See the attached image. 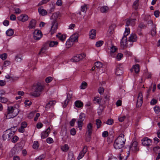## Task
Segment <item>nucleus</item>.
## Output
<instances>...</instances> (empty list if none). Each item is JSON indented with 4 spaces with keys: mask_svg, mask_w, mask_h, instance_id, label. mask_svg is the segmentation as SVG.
Listing matches in <instances>:
<instances>
[{
    "mask_svg": "<svg viewBox=\"0 0 160 160\" xmlns=\"http://www.w3.org/2000/svg\"><path fill=\"white\" fill-rule=\"evenodd\" d=\"M157 100L154 99H152L151 102L150 103L152 105H154L157 103Z\"/></svg>",
    "mask_w": 160,
    "mask_h": 160,
    "instance_id": "nucleus-62",
    "label": "nucleus"
},
{
    "mask_svg": "<svg viewBox=\"0 0 160 160\" xmlns=\"http://www.w3.org/2000/svg\"><path fill=\"white\" fill-rule=\"evenodd\" d=\"M42 34L41 32L37 30H36L33 32V38L36 40H39L42 37Z\"/></svg>",
    "mask_w": 160,
    "mask_h": 160,
    "instance_id": "nucleus-9",
    "label": "nucleus"
},
{
    "mask_svg": "<svg viewBox=\"0 0 160 160\" xmlns=\"http://www.w3.org/2000/svg\"><path fill=\"white\" fill-rule=\"evenodd\" d=\"M83 121H78V127L79 128V130H81L82 129V125H83Z\"/></svg>",
    "mask_w": 160,
    "mask_h": 160,
    "instance_id": "nucleus-42",
    "label": "nucleus"
},
{
    "mask_svg": "<svg viewBox=\"0 0 160 160\" xmlns=\"http://www.w3.org/2000/svg\"><path fill=\"white\" fill-rule=\"evenodd\" d=\"M50 128L49 127L45 131L42 132L41 134V138L42 139H44L48 137L50 132Z\"/></svg>",
    "mask_w": 160,
    "mask_h": 160,
    "instance_id": "nucleus-14",
    "label": "nucleus"
},
{
    "mask_svg": "<svg viewBox=\"0 0 160 160\" xmlns=\"http://www.w3.org/2000/svg\"><path fill=\"white\" fill-rule=\"evenodd\" d=\"M52 80V78L49 77L45 79V81L47 83L50 82Z\"/></svg>",
    "mask_w": 160,
    "mask_h": 160,
    "instance_id": "nucleus-56",
    "label": "nucleus"
},
{
    "mask_svg": "<svg viewBox=\"0 0 160 160\" xmlns=\"http://www.w3.org/2000/svg\"><path fill=\"white\" fill-rule=\"evenodd\" d=\"M75 105L76 107L78 108H80L83 107V103L80 101H76L75 102Z\"/></svg>",
    "mask_w": 160,
    "mask_h": 160,
    "instance_id": "nucleus-29",
    "label": "nucleus"
},
{
    "mask_svg": "<svg viewBox=\"0 0 160 160\" xmlns=\"http://www.w3.org/2000/svg\"><path fill=\"white\" fill-rule=\"evenodd\" d=\"M36 21L34 19H32L29 22L28 28L30 29H34L35 28L36 24Z\"/></svg>",
    "mask_w": 160,
    "mask_h": 160,
    "instance_id": "nucleus-17",
    "label": "nucleus"
},
{
    "mask_svg": "<svg viewBox=\"0 0 160 160\" xmlns=\"http://www.w3.org/2000/svg\"><path fill=\"white\" fill-rule=\"evenodd\" d=\"M87 85V83L85 82H83L80 86V88L81 89H84L86 88Z\"/></svg>",
    "mask_w": 160,
    "mask_h": 160,
    "instance_id": "nucleus-40",
    "label": "nucleus"
},
{
    "mask_svg": "<svg viewBox=\"0 0 160 160\" xmlns=\"http://www.w3.org/2000/svg\"><path fill=\"white\" fill-rule=\"evenodd\" d=\"M76 120L73 118L70 122V124L71 126H73L76 122Z\"/></svg>",
    "mask_w": 160,
    "mask_h": 160,
    "instance_id": "nucleus-58",
    "label": "nucleus"
},
{
    "mask_svg": "<svg viewBox=\"0 0 160 160\" xmlns=\"http://www.w3.org/2000/svg\"><path fill=\"white\" fill-rule=\"evenodd\" d=\"M7 57V55L6 53H4L0 55V58L2 60H5Z\"/></svg>",
    "mask_w": 160,
    "mask_h": 160,
    "instance_id": "nucleus-44",
    "label": "nucleus"
},
{
    "mask_svg": "<svg viewBox=\"0 0 160 160\" xmlns=\"http://www.w3.org/2000/svg\"><path fill=\"white\" fill-rule=\"evenodd\" d=\"M68 160H74L73 154L72 152H69L68 153Z\"/></svg>",
    "mask_w": 160,
    "mask_h": 160,
    "instance_id": "nucleus-36",
    "label": "nucleus"
},
{
    "mask_svg": "<svg viewBox=\"0 0 160 160\" xmlns=\"http://www.w3.org/2000/svg\"><path fill=\"white\" fill-rule=\"evenodd\" d=\"M38 11L40 14L42 16H45L47 14V12L45 9L42 8L38 9Z\"/></svg>",
    "mask_w": 160,
    "mask_h": 160,
    "instance_id": "nucleus-25",
    "label": "nucleus"
},
{
    "mask_svg": "<svg viewBox=\"0 0 160 160\" xmlns=\"http://www.w3.org/2000/svg\"><path fill=\"white\" fill-rule=\"evenodd\" d=\"M134 71L136 73H138L139 72V66L138 64H136L133 66L132 68L130 69V71L132 72Z\"/></svg>",
    "mask_w": 160,
    "mask_h": 160,
    "instance_id": "nucleus-20",
    "label": "nucleus"
},
{
    "mask_svg": "<svg viewBox=\"0 0 160 160\" xmlns=\"http://www.w3.org/2000/svg\"><path fill=\"white\" fill-rule=\"evenodd\" d=\"M76 133V131L75 129L73 128L70 130V133L72 135H74Z\"/></svg>",
    "mask_w": 160,
    "mask_h": 160,
    "instance_id": "nucleus-63",
    "label": "nucleus"
},
{
    "mask_svg": "<svg viewBox=\"0 0 160 160\" xmlns=\"http://www.w3.org/2000/svg\"><path fill=\"white\" fill-rule=\"evenodd\" d=\"M144 27H145V25L143 24L140 23L138 28V31H140L141 29L143 28Z\"/></svg>",
    "mask_w": 160,
    "mask_h": 160,
    "instance_id": "nucleus-54",
    "label": "nucleus"
},
{
    "mask_svg": "<svg viewBox=\"0 0 160 160\" xmlns=\"http://www.w3.org/2000/svg\"><path fill=\"white\" fill-rule=\"evenodd\" d=\"M137 37L135 33H132L131 34L128 39V41L130 42H135L137 41Z\"/></svg>",
    "mask_w": 160,
    "mask_h": 160,
    "instance_id": "nucleus-19",
    "label": "nucleus"
},
{
    "mask_svg": "<svg viewBox=\"0 0 160 160\" xmlns=\"http://www.w3.org/2000/svg\"><path fill=\"white\" fill-rule=\"evenodd\" d=\"M85 118V114L83 113H80L79 118V121H83L84 120Z\"/></svg>",
    "mask_w": 160,
    "mask_h": 160,
    "instance_id": "nucleus-35",
    "label": "nucleus"
},
{
    "mask_svg": "<svg viewBox=\"0 0 160 160\" xmlns=\"http://www.w3.org/2000/svg\"><path fill=\"white\" fill-rule=\"evenodd\" d=\"M104 91V89L102 87L99 88L98 89V92L101 94H102Z\"/></svg>",
    "mask_w": 160,
    "mask_h": 160,
    "instance_id": "nucleus-50",
    "label": "nucleus"
},
{
    "mask_svg": "<svg viewBox=\"0 0 160 160\" xmlns=\"http://www.w3.org/2000/svg\"><path fill=\"white\" fill-rule=\"evenodd\" d=\"M0 101L2 103H5L8 101V99L4 97H0Z\"/></svg>",
    "mask_w": 160,
    "mask_h": 160,
    "instance_id": "nucleus-49",
    "label": "nucleus"
},
{
    "mask_svg": "<svg viewBox=\"0 0 160 160\" xmlns=\"http://www.w3.org/2000/svg\"><path fill=\"white\" fill-rule=\"evenodd\" d=\"M49 1L48 0H42L41 2H39L38 4V5H41L46 3Z\"/></svg>",
    "mask_w": 160,
    "mask_h": 160,
    "instance_id": "nucleus-55",
    "label": "nucleus"
},
{
    "mask_svg": "<svg viewBox=\"0 0 160 160\" xmlns=\"http://www.w3.org/2000/svg\"><path fill=\"white\" fill-rule=\"evenodd\" d=\"M126 141L124 135L123 134H121L115 140L113 146L116 149H120L124 147Z\"/></svg>",
    "mask_w": 160,
    "mask_h": 160,
    "instance_id": "nucleus-3",
    "label": "nucleus"
},
{
    "mask_svg": "<svg viewBox=\"0 0 160 160\" xmlns=\"http://www.w3.org/2000/svg\"><path fill=\"white\" fill-rule=\"evenodd\" d=\"M121 65L119 64L117 66L115 73L117 76H120L123 73V68L121 67Z\"/></svg>",
    "mask_w": 160,
    "mask_h": 160,
    "instance_id": "nucleus-11",
    "label": "nucleus"
},
{
    "mask_svg": "<svg viewBox=\"0 0 160 160\" xmlns=\"http://www.w3.org/2000/svg\"><path fill=\"white\" fill-rule=\"evenodd\" d=\"M46 49H47V48L45 47H42L41 49L40 52H39V53H38V54L40 55L42 53H44L45 52Z\"/></svg>",
    "mask_w": 160,
    "mask_h": 160,
    "instance_id": "nucleus-48",
    "label": "nucleus"
},
{
    "mask_svg": "<svg viewBox=\"0 0 160 160\" xmlns=\"http://www.w3.org/2000/svg\"><path fill=\"white\" fill-rule=\"evenodd\" d=\"M28 19V16L27 15L22 14L18 17L19 20L22 21V22H25Z\"/></svg>",
    "mask_w": 160,
    "mask_h": 160,
    "instance_id": "nucleus-18",
    "label": "nucleus"
},
{
    "mask_svg": "<svg viewBox=\"0 0 160 160\" xmlns=\"http://www.w3.org/2000/svg\"><path fill=\"white\" fill-rule=\"evenodd\" d=\"M18 139V138L17 136H15L13 137L12 140V142L15 143L17 142Z\"/></svg>",
    "mask_w": 160,
    "mask_h": 160,
    "instance_id": "nucleus-57",
    "label": "nucleus"
},
{
    "mask_svg": "<svg viewBox=\"0 0 160 160\" xmlns=\"http://www.w3.org/2000/svg\"><path fill=\"white\" fill-rule=\"evenodd\" d=\"M69 148L67 144H65L61 147V150L64 152H66L69 149Z\"/></svg>",
    "mask_w": 160,
    "mask_h": 160,
    "instance_id": "nucleus-33",
    "label": "nucleus"
},
{
    "mask_svg": "<svg viewBox=\"0 0 160 160\" xmlns=\"http://www.w3.org/2000/svg\"><path fill=\"white\" fill-rule=\"evenodd\" d=\"M12 128H11V129H8L6 130L4 132L2 136L3 139L4 140H9L13 136L14 132L12 131Z\"/></svg>",
    "mask_w": 160,
    "mask_h": 160,
    "instance_id": "nucleus-5",
    "label": "nucleus"
},
{
    "mask_svg": "<svg viewBox=\"0 0 160 160\" xmlns=\"http://www.w3.org/2000/svg\"><path fill=\"white\" fill-rule=\"evenodd\" d=\"M138 0H136L133 3V8L135 9H137L138 8Z\"/></svg>",
    "mask_w": 160,
    "mask_h": 160,
    "instance_id": "nucleus-45",
    "label": "nucleus"
},
{
    "mask_svg": "<svg viewBox=\"0 0 160 160\" xmlns=\"http://www.w3.org/2000/svg\"><path fill=\"white\" fill-rule=\"evenodd\" d=\"M94 102L95 103H98L99 104L100 106H103L104 105L106 102H105V101L104 100L103 101V102L102 104H100V102L101 101V99H100L99 97H95L94 98V99H93Z\"/></svg>",
    "mask_w": 160,
    "mask_h": 160,
    "instance_id": "nucleus-21",
    "label": "nucleus"
},
{
    "mask_svg": "<svg viewBox=\"0 0 160 160\" xmlns=\"http://www.w3.org/2000/svg\"><path fill=\"white\" fill-rule=\"evenodd\" d=\"M142 143L144 146H149L151 143V140L147 138H145L142 140Z\"/></svg>",
    "mask_w": 160,
    "mask_h": 160,
    "instance_id": "nucleus-13",
    "label": "nucleus"
},
{
    "mask_svg": "<svg viewBox=\"0 0 160 160\" xmlns=\"http://www.w3.org/2000/svg\"><path fill=\"white\" fill-rule=\"evenodd\" d=\"M108 7L106 6L102 7L100 8V10L101 12L102 13H107L109 11Z\"/></svg>",
    "mask_w": 160,
    "mask_h": 160,
    "instance_id": "nucleus-26",
    "label": "nucleus"
},
{
    "mask_svg": "<svg viewBox=\"0 0 160 160\" xmlns=\"http://www.w3.org/2000/svg\"><path fill=\"white\" fill-rule=\"evenodd\" d=\"M95 65L97 68L99 69L102 68L103 64L101 62L98 61L95 63Z\"/></svg>",
    "mask_w": 160,
    "mask_h": 160,
    "instance_id": "nucleus-30",
    "label": "nucleus"
},
{
    "mask_svg": "<svg viewBox=\"0 0 160 160\" xmlns=\"http://www.w3.org/2000/svg\"><path fill=\"white\" fill-rule=\"evenodd\" d=\"M127 38L125 36V34L124 35L121 42V46L122 48H124L127 45Z\"/></svg>",
    "mask_w": 160,
    "mask_h": 160,
    "instance_id": "nucleus-15",
    "label": "nucleus"
},
{
    "mask_svg": "<svg viewBox=\"0 0 160 160\" xmlns=\"http://www.w3.org/2000/svg\"><path fill=\"white\" fill-rule=\"evenodd\" d=\"M103 43V42L102 41H99L96 42V46L98 47H101Z\"/></svg>",
    "mask_w": 160,
    "mask_h": 160,
    "instance_id": "nucleus-43",
    "label": "nucleus"
},
{
    "mask_svg": "<svg viewBox=\"0 0 160 160\" xmlns=\"http://www.w3.org/2000/svg\"><path fill=\"white\" fill-rule=\"evenodd\" d=\"M153 150L155 153H159V152H160V147L158 146L154 147L153 148Z\"/></svg>",
    "mask_w": 160,
    "mask_h": 160,
    "instance_id": "nucleus-37",
    "label": "nucleus"
},
{
    "mask_svg": "<svg viewBox=\"0 0 160 160\" xmlns=\"http://www.w3.org/2000/svg\"><path fill=\"white\" fill-rule=\"evenodd\" d=\"M19 112V110L18 108L11 106H8L6 117L8 118H13L16 116Z\"/></svg>",
    "mask_w": 160,
    "mask_h": 160,
    "instance_id": "nucleus-4",
    "label": "nucleus"
},
{
    "mask_svg": "<svg viewBox=\"0 0 160 160\" xmlns=\"http://www.w3.org/2000/svg\"><path fill=\"white\" fill-rule=\"evenodd\" d=\"M22 59V56L21 55L18 54L15 57V60L17 62H20Z\"/></svg>",
    "mask_w": 160,
    "mask_h": 160,
    "instance_id": "nucleus-34",
    "label": "nucleus"
},
{
    "mask_svg": "<svg viewBox=\"0 0 160 160\" xmlns=\"http://www.w3.org/2000/svg\"><path fill=\"white\" fill-rule=\"evenodd\" d=\"M154 111L157 113H158L160 111L159 107L156 106L154 108Z\"/></svg>",
    "mask_w": 160,
    "mask_h": 160,
    "instance_id": "nucleus-46",
    "label": "nucleus"
},
{
    "mask_svg": "<svg viewBox=\"0 0 160 160\" xmlns=\"http://www.w3.org/2000/svg\"><path fill=\"white\" fill-rule=\"evenodd\" d=\"M39 146V144L38 141H34L33 144V148L34 149H37Z\"/></svg>",
    "mask_w": 160,
    "mask_h": 160,
    "instance_id": "nucleus-38",
    "label": "nucleus"
},
{
    "mask_svg": "<svg viewBox=\"0 0 160 160\" xmlns=\"http://www.w3.org/2000/svg\"><path fill=\"white\" fill-rule=\"evenodd\" d=\"M93 130L92 124L91 123L88 124L87 126V132L86 134H87L86 138L87 142H89L91 138V135Z\"/></svg>",
    "mask_w": 160,
    "mask_h": 160,
    "instance_id": "nucleus-6",
    "label": "nucleus"
},
{
    "mask_svg": "<svg viewBox=\"0 0 160 160\" xmlns=\"http://www.w3.org/2000/svg\"><path fill=\"white\" fill-rule=\"evenodd\" d=\"M44 86L39 82L33 84L32 86L33 91L30 93L31 95L34 97L39 96L43 90Z\"/></svg>",
    "mask_w": 160,
    "mask_h": 160,
    "instance_id": "nucleus-1",
    "label": "nucleus"
},
{
    "mask_svg": "<svg viewBox=\"0 0 160 160\" xmlns=\"http://www.w3.org/2000/svg\"><path fill=\"white\" fill-rule=\"evenodd\" d=\"M106 124L109 125H111L113 123V120L112 119H108L106 122Z\"/></svg>",
    "mask_w": 160,
    "mask_h": 160,
    "instance_id": "nucleus-47",
    "label": "nucleus"
},
{
    "mask_svg": "<svg viewBox=\"0 0 160 160\" xmlns=\"http://www.w3.org/2000/svg\"><path fill=\"white\" fill-rule=\"evenodd\" d=\"M151 18V17L150 15H145L144 18V20L146 21H147L148 20V24H150V22H149V21L150 20H150Z\"/></svg>",
    "mask_w": 160,
    "mask_h": 160,
    "instance_id": "nucleus-52",
    "label": "nucleus"
},
{
    "mask_svg": "<svg viewBox=\"0 0 160 160\" xmlns=\"http://www.w3.org/2000/svg\"><path fill=\"white\" fill-rule=\"evenodd\" d=\"M96 35V31L95 30L92 29L89 32V36L90 38L93 39L94 38Z\"/></svg>",
    "mask_w": 160,
    "mask_h": 160,
    "instance_id": "nucleus-28",
    "label": "nucleus"
},
{
    "mask_svg": "<svg viewBox=\"0 0 160 160\" xmlns=\"http://www.w3.org/2000/svg\"><path fill=\"white\" fill-rule=\"evenodd\" d=\"M10 62L9 61L6 60L4 62L3 65L4 67H6L10 65Z\"/></svg>",
    "mask_w": 160,
    "mask_h": 160,
    "instance_id": "nucleus-61",
    "label": "nucleus"
},
{
    "mask_svg": "<svg viewBox=\"0 0 160 160\" xmlns=\"http://www.w3.org/2000/svg\"><path fill=\"white\" fill-rule=\"evenodd\" d=\"M149 22H150V24H151V25L152 26V28L151 31V34L152 36H154L156 33V25L153 24L152 20L149 21Z\"/></svg>",
    "mask_w": 160,
    "mask_h": 160,
    "instance_id": "nucleus-16",
    "label": "nucleus"
},
{
    "mask_svg": "<svg viewBox=\"0 0 160 160\" xmlns=\"http://www.w3.org/2000/svg\"><path fill=\"white\" fill-rule=\"evenodd\" d=\"M78 35L77 34H74L70 37L69 39L72 42H78Z\"/></svg>",
    "mask_w": 160,
    "mask_h": 160,
    "instance_id": "nucleus-22",
    "label": "nucleus"
},
{
    "mask_svg": "<svg viewBox=\"0 0 160 160\" xmlns=\"http://www.w3.org/2000/svg\"><path fill=\"white\" fill-rule=\"evenodd\" d=\"M44 158V155H41L37 158H36L35 160H43Z\"/></svg>",
    "mask_w": 160,
    "mask_h": 160,
    "instance_id": "nucleus-64",
    "label": "nucleus"
},
{
    "mask_svg": "<svg viewBox=\"0 0 160 160\" xmlns=\"http://www.w3.org/2000/svg\"><path fill=\"white\" fill-rule=\"evenodd\" d=\"M56 102L55 100H52L50 101L47 104L45 107V108L46 109L49 108L51 106L54 105Z\"/></svg>",
    "mask_w": 160,
    "mask_h": 160,
    "instance_id": "nucleus-24",
    "label": "nucleus"
},
{
    "mask_svg": "<svg viewBox=\"0 0 160 160\" xmlns=\"http://www.w3.org/2000/svg\"><path fill=\"white\" fill-rule=\"evenodd\" d=\"M72 91H69L67 93V98L69 100V99L72 98Z\"/></svg>",
    "mask_w": 160,
    "mask_h": 160,
    "instance_id": "nucleus-41",
    "label": "nucleus"
},
{
    "mask_svg": "<svg viewBox=\"0 0 160 160\" xmlns=\"http://www.w3.org/2000/svg\"><path fill=\"white\" fill-rule=\"evenodd\" d=\"M24 103L27 106H30L32 104L31 102L30 101L28 100H26L24 102Z\"/></svg>",
    "mask_w": 160,
    "mask_h": 160,
    "instance_id": "nucleus-59",
    "label": "nucleus"
},
{
    "mask_svg": "<svg viewBox=\"0 0 160 160\" xmlns=\"http://www.w3.org/2000/svg\"><path fill=\"white\" fill-rule=\"evenodd\" d=\"M46 141L48 143H52L53 142V139L51 138H48L47 139Z\"/></svg>",
    "mask_w": 160,
    "mask_h": 160,
    "instance_id": "nucleus-53",
    "label": "nucleus"
},
{
    "mask_svg": "<svg viewBox=\"0 0 160 160\" xmlns=\"http://www.w3.org/2000/svg\"><path fill=\"white\" fill-rule=\"evenodd\" d=\"M143 96L142 93L140 92L139 93L137 99L136 106L137 107H140L143 103Z\"/></svg>",
    "mask_w": 160,
    "mask_h": 160,
    "instance_id": "nucleus-8",
    "label": "nucleus"
},
{
    "mask_svg": "<svg viewBox=\"0 0 160 160\" xmlns=\"http://www.w3.org/2000/svg\"><path fill=\"white\" fill-rule=\"evenodd\" d=\"M117 48L114 46H112L111 48L110 52L112 53L115 52L117 50Z\"/></svg>",
    "mask_w": 160,
    "mask_h": 160,
    "instance_id": "nucleus-51",
    "label": "nucleus"
},
{
    "mask_svg": "<svg viewBox=\"0 0 160 160\" xmlns=\"http://www.w3.org/2000/svg\"><path fill=\"white\" fill-rule=\"evenodd\" d=\"M123 54L121 53H119L117 56V58L118 60H120L123 57Z\"/></svg>",
    "mask_w": 160,
    "mask_h": 160,
    "instance_id": "nucleus-60",
    "label": "nucleus"
},
{
    "mask_svg": "<svg viewBox=\"0 0 160 160\" xmlns=\"http://www.w3.org/2000/svg\"><path fill=\"white\" fill-rule=\"evenodd\" d=\"M87 147L85 146L82 150L79 153L77 158L79 160L82 158L84 156L85 154L87 152Z\"/></svg>",
    "mask_w": 160,
    "mask_h": 160,
    "instance_id": "nucleus-12",
    "label": "nucleus"
},
{
    "mask_svg": "<svg viewBox=\"0 0 160 160\" xmlns=\"http://www.w3.org/2000/svg\"><path fill=\"white\" fill-rule=\"evenodd\" d=\"M96 124L97 125V128H99L101 125L102 122L100 120L97 119L96 120Z\"/></svg>",
    "mask_w": 160,
    "mask_h": 160,
    "instance_id": "nucleus-39",
    "label": "nucleus"
},
{
    "mask_svg": "<svg viewBox=\"0 0 160 160\" xmlns=\"http://www.w3.org/2000/svg\"><path fill=\"white\" fill-rule=\"evenodd\" d=\"M56 36L57 38L62 41H64L66 37L65 35H61L59 33Z\"/></svg>",
    "mask_w": 160,
    "mask_h": 160,
    "instance_id": "nucleus-27",
    "label": "nucleus"
},
{
    "mask_svg": "<svg viewBox=\"0 0 160 160\" xmlns=\"http://www.w3.org/2000/svg\"><path fill=\"white\" fill-rule=\"evenodd\" d=\"M14 32L13 30L12 29H9L6 32V33L7 36H11L13 35Z\"/></svg>",
    "mask_w": 160,
    "mask_h": 160,
    "instance_id": "nucleus-32",
    "label": "nucleus"
},
{
    "mask_svg": "<svg viewBox=\"0 0 160 160\" xmlns=\"http://www.w3.org/2000/svg\"><path fill=\"white\" fill-rule=\"evenodd\" d=\"M59 12H57L54 13L52 16L51 18L52 20V21L51 28L50 31V32L52 35L55 33L58 29V23L57 19L59 17Z\"/></svg>",
    "mask_w": 160,
    "mask_h": 160,
    "instance_id": "nucleus-2",
    "label": "nucleus"
},
{
    "mask_svg": "<svg viewBox=\"0 0 160 160\" xmlns=\"http://www.w3.org/2000/svg\"><path fill=\"white\" fill-rule=\"evenodd\" d=\"M85 55L84 53L79 54L74 57L71 59V61L73 62H76L82 60L83 58L85 57Z\"/></svg>",
    "mask_w": 160,
    "mask_h": 160,
    "instance_id": "nucleus-7",
    "label": "nucleus"
},
{
    "mask_svg": "<svg viewBox=\"0 0 160 160\" xmlns=\"http://www.w3.org/2000/svg\"><path fill=\"white\" fill-rule=\"evenodd\" d=\"M58 44V42L54 41H51L49 42V45L50 47H53L54 46H57Z\"/></svg>",
    "mask_w": 160,
    "mask_h": 160,
    "instance_id": "nucleus-31",
    "label": "nucleus"
},
{
    "mask_svg": "<svg viewBox=\"0 0 160 160\" xmlns=\"http://www.w3.org/2000/svg\"><path fill=\"white\" fill-rule=\"evenodd\" d=\"M130 151L136 152L138 150V142L136 141L133 142L130 146Z\"/></svg>",
    "mask_w": 160,
    "mask_h": 160,
    "instance_id": "nucleus-10",
    "label": "nucleus"
},
{
    "mask_svg": "<svg viewBox=\"0 0 160 160\" xmlns=\"http://www.w3.org/2000/svg\"><path fill=\"white\" fill-rule=\"evenodd\" d=\"M87 8H88V5H87L85 4L84 5L82 6L81 7V9H80L81 11L79 12H78V14L79 15H81V12L84 13H85V12H86L87 10Z\"/></svg>",
    "mask_w": 160,
    "mask_h": 160,
    "instance_id": "nucleus-23",
    "label": "nucleus"
}]
</instances>
